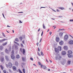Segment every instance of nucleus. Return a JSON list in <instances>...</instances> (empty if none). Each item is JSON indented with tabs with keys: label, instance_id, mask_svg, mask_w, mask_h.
Instances as JSON below:
<instances>
[{
	"label": "nucleus",
	"instance_id": "4468645a",
	"mask_svg": "<svg viewBox=\"0 0 73 73\" xmlns=\"http://www.w3.org/2000/svg\"><path fill=\"white\" fill-rule=\"evenodd\" d=\"M5 52L6 53H7V54H9V51H8V50L7 49V48H6L5 50Z\"/></svg>",
	"mask_w": 73,
	"mask_h": 73
},
{
	"label": "nucleus",
	"instance_id": "e2e57ef3",
	"mask_svg": "<svg viewBox=\"0 0 73 73\" xmlns=\"http://www.w3.org/2000/svg\"><path fill=\"white\" fill-rule=\"evenodd\" d=\"M33 65H34L35 66H36V65H35V64H33Z\"/></svg>",
	"mask_w": 73,
	"mask_h": 73
},
{
	"label": "nucleus",
	"instance_id": "58836bf2",
	"mask_svg": "<svg viewBox=\"0 0 73 73\" xmlns=\"http://www.w3.org/2000/svg\"><path fill=\"white\" fill-rule=\"evenodd\" d=\"M9 70L10 73H12V70H11L9 69Z\"/></svg>",
	"mask_w": 73,
	"mask_h": 73
},
{
	"label": "nucleus",
	"instance_id": "5fc2aeb1",
	"mask_svg": "<svg viewBox=\"0 0 73 73\" xmlns=\"http://www.w3.org/2000/svg\"><path fill=\"white\" fill-rule=\"evenodd\" d=\"M70 21H71V22H72V21H73V20H70Z\"/></svg>",
	"mask_w": 73,
	"mask_h": 73
},
{
	"label": "nucleus",
	"instance_id": "6ab92c4d",
	"mask_svg": "<svg viewBox=\"0 0 73 73\" xmlns=\"http://www.w3.org/2000/svg\"><path fill=\"white\" fill-rule=\"evenodd\" d=\"M13 70H16V67L15 66H13Z\"/></svg>",
	"mask_w": 73,
	"mask_h": 73
},
{
	"label": "nucleus",
	"instance_id": "0eeeda50",
	"mask_svg": "<svg viewBox=\"0 0 73 73\" xmlns=\"http://www.w3.org/2000/svg\"><path fill=\"white\" fill-rule=\"evenodd\" d=\"M40 67L42 68H43V69H46V67L45 66H43L41 64L40 65Z\"/></svg>",
	"mask_w": 73,
	"mask_h": 73
},
{
	"label": "nucleus",
	"instance_id": "20e7f679",
	"mask_svg": "<svg viewBox=\"0 0 73 73\" xmlns=\"http://www.w3.org/2000/svg\"><path fill=\"white\" fill-rule=\"evenodd\" d=\"M0 61L1 62H4V58L3 57H1L0 58Z\"/></svg>",
	"mask_w": 73,
	"mask_h": 73
},
{
	"label": "nucleus",
	"instance_id": "412c9836",
	"mask_svg": "<svg viewBox=\"0 0 73 73\" xmlns=\"http://www.w3.org/2000/svg\"><path fill=\"white\" fill-rule=\"evenodd\" d=\"M68 54H72V51L71 50H69L68 52Z\"/></svg>",
	"mask_w": 73,
	"mask_h": 73
},
{
	"label": "nucleus",
	"instance_id": "79ce46f5",
	"mask_svg": "<svg viewBox=\"0 0 73 73\" xmlns=\"http://www.w3.org/2000/svg\"><path fill=\"white\" fill-rule=\"evenodd\" d=\"M30 60H32V61H33V59L32 58H31Z\"/></svg>",
	"mask_w": 73,
	"mask_h": 73
},
{
	"label": "nucleus",
	"instance_id": "ea45409f",
	"mask_svg": "<svg viewBox=\"0 0 73 73\" xmlns=\"http://www.w3.org/2000/svg\"><path fill=\"white\" fill-rule=\"evenodd\" d=\"M38 65H41V63H40V62H38Z\"/></svg>",
	"mask_w": 73,
	"mask_h": 73
},
{
	"label": "nucleus",
	"instance_id": "f704fd0d",
	"mask_svg": "<svg viewBox=\"0 0 73 73\" xmlns=\"http://www.w3.org/2000/svg\"><path fill=\"white\" fill-rule=\"evenodd\" d=\"M40 53H41V55L42 56H44V54H43V53L41 51Z\"/></svg>",
	"mask_w": 73,
	"mask_h": 73
},
{
	"label": "nucleus",
	"instance_id": "09e8293b",
	"mask_svg": "<svg viewBox=\"0 0 73 73\" xmlns=\"http://www.w3.org/2000/svg\"><path fill=\"white\" fill-rule=\"evenodd\" d=\"M19 23H23V22H21V21L19 20Z\"/></svg>",
	"mask_w": 73,
	"mask_h": 73
},
{
	"label": "nucleus",
	"instance_id": "72a5a7b5",
	"mask_svg": "<svg viewBox=\"0 0 73 73\" xmlns=\"http://www.w3.org/2000/svg\"><path fill=\"white\" fill-rule=\"evenodd\" d=\"M14 42L16 44H17L18 45H19V43H18L15 42V41H14Z\"/></svg>",
	"mask_w": 73,
	"mask_h": 73
},
{
	"label": "nucleus",
	"instance_id": "b1692460",
	"mask_svg": "<svg viewBox=\"0 0 73 73\" xmlns=\"http://www.w3.org/2000/svg\"><path fill=\"white\" fill-rule=\"evenodd\" d=\"M63 35V33H59V35L60 36V37H62V36Z\"/></svg>",
	"mask_w": 73,
	"mask_h": 73
},
{
	"label": "nucleus",
	"instance_id": "e433bc0d",
	"mask_svg": "<svg viewBox=\"0 0 73 73\" xmlns=\"http://www.w3.org/2000/svg\"><path fill=\"white\" fill-rule=\"evenodd\" d=\"M3 72H4V73H7L6 72V70H3Z\"/></svg>",
	"mask_w": 73,
	"mask_h": 73
},
{
	"label": "nucleus",
	"instance_id": "4d7b16f0",
	"mask_svg": "<svg viewBox=\"0 0 73 73\" xmlns=\"http://www.w3.org/2000/svg\"><path fill=\"white\" fill-rule=\"evenodd\" d=\"M56 11H57V12H59V10H58V9H57L56 10Z\"/></svg>",
	"mask_w": 73,
	"mask_h": 73
},
{
	"label": "nucleus",
	"instance_id": "13d9d810",
	"mask_svg": "<svg viewBox=\"0 0 73 73\" xmlns=\"http://www.w3.org/2000/svg\"><path fill=\"white\" fill-rule=\"evenodd\" d=\"M40 31V29H38V32H39V31Z\"/></svg>",
	"mask_w": 73,
	"mask_h": 73
},
{
	"label": "nucleus",
	"instance_id": "f257e3e1",
	"mask_svg": "<svg viewBox=\"0 0 73 73\" xmlns=\"http://www.w3.org/2000/svg\"><path fill=\"white\" fill-rule=\"evenodd\" d=\"M13 65V64L11 62H9V63L8 64V65H6V66L7 67H8V66H9V68H12V66Z\"/></svg>",
	"mask_w": 73,
	"mask_h": 73
},
{
	"label": "nucleus",
	"instance_id": "5701e85b",
	"mask_svg": "<svg viewBox=\"0 0 73 73\" xmlns=\"http://www.w3.org/2000/svg\"><path fill=\"white\" fill-rule=\"evenodd\" d=\"M68 65H70L71 63V61L70 60H68L67 62Z\"/></svg>",
	"mask_w": 73,
	"mask_h": 73
},
{
	"label": "nucleus",
	"instance_id": "1a4fd4ad",
	"mask_svg": "<svg viewBox=\"0 0 73 73\" xmlns=\"http://www.w3.org/2000/svg\"><path fill=\"white\" fill-rule=\"evenodd\" d=\"M66 60H63V61L61 62V63L62 64V65H64L65 62Z\"/></svg>",
	"mask_w": 73,
	"mask_h": 73
},
{
	"label": "nucleus",
	"instance_id": "6e6d98bb",
	"mask_svg": "<svg viewBox=\"0 0 73 73\" xmlns=\"http://www.w3.org/2000/svg\"><path fill=\"white\" fill-rule=\"evenodd\" d=\"M69 36H70V37H72V38H73V37L72 36H71V35H69Z\"/></svg>",
	"mask_w": 73,
	"mask_h": 73
},
{
	"label": "nucleus",
	"instance_id": "2eb2a0df",
	"mask_svg": "<svg viewBox=\"0 0 73 73\" xmlns=\"http://www.w3.org/2000/svg\"><path fill=\"white\" fill-rule=\"evenodd\" d=\"M58 49L59 50L61 51L62 49H61V46H59L58 47Z\"/></svg>",
	"mask_w": 73,
	"mask_h": 73
},
{
	"label": "nucleus",
	"instance_id": "7c9ffc66",
	"mask_svg": "<svg viewBox=\"0 0 73 73\" xmlns=\"http://www.w3.org/2000/svg\"><path fill=\"white\" fill-rule=\"evenodd\" d=\"M0 49L1 50H2V49H3V47L2 46H0Z\"/></svg>",
	"mask_w": 73,
	"mask_h": 73
},
{
	"label": "nucleus",
	"instance_id": "864d4df0",
	"mask_svg": "<svg viewBox=\"0 0 73 73\" xmlns=\"http://www.w3.org/2000/svg\"><path fill=\"white\" fill-rule=\"evenodd\" d=\"M36 45L37 46H38V42L36 43Z\"/></svg>",
	"mask_w": 73,
	"mask_h": 73
},
{
	"label": "nucleus",
	"instance_id": "bf43d9fd",
	"mask_svg": "<svg viewBox=\"0 0 73 73\" xmlns=\"http://www.w3.org/2000/svg\"><path fill=\"white\" fill-rule=\"evenodd\" d=\"M3 15V17H4V14L3 13L2 14Z\"/></svg>",
	"mask_w": 73,
	"mask_h": 73
},
{
	"label": "nucleus",
	"instance_id": "f03ea898",
	"mask_svg": "<svg viewBox=\"0 0 73 73\" xmlns=\"http://www.w3.org/2000/svg\"><path fill=\"white\" fill-rule=\"evenodd\" d=\"M62 58V56H58L56 57V60H61V59Z\"/></svg>",
	"mask_w": 73,
	"mask_h": 73
},
{
	"label": "nucleus",
	"instance_id": "9d476101",
	"mask_svg": "<svg viewBox=\"0 0 73 73\" xmlns=\"http://www.w3.org/2000/svg\"><path fill=\"white\" fill-rule=\"evenodd\" d=\"M7 40V39H4L0 40V42H3V41H5L6 40Z\"/></svg>",
	"mask_w": 73,
	"mask_h": 73
},
{
	"label": "nucleus",
	"instance_id": "de8ad7c7",
	"mask_svg": "<svg viewBox=\"0 0 73 73\" xmlns=\"http://www.w3.org/2000/svg\"><path fill=\"white\" fill-rule=\"evenodd\" d=\"M43 35V31L42 32V34H41V36H42Z\"/></svg>",
	"mask_w": 73,
	"mask_h": 73
},
{
	"label": "nucleus",
	"instance_id": "774afa93",
	"mask_svg": "<svg viewBox=\"0 0 73 73\" xmlns=\"http://www.w3.org/2000/svg\"><path fill=\"white\" fill-rule=\"evenodd\" d=\"M48 71H50V69H48Z\"/></svg>",
	"mask_w": 73,
	"mask_h": 73
},
{
	"label": "nucleus",
	"instance_id": "2f4dec72",
	"mask_svg": "<svg viewBox=\"0 0 73 73\" xmlns=\"http://www.w3.org/2000/svg\"><path fill=\"white\" fill-rule=\"evenodd\" d=\"M15 41H17V42H19V39L17 38H16L15 39Z\"/></svg>",
	"mask_w": 73,
	"mask_h": 73
},
{
	"label": "nucleus",
	"instance_id": "69168bd1",
	"mask_svg": "<svg viewBox=\"0 0 73 73\" xmlns=\"http://www.w3.org/2000/svg\"><path fill=\"white\" fill-rule=\"evenodd\" d=\"M18 13H23V12H18Z\"/></svg>",
	"mask_w": 73,
	"mask_h": 73
},
{
	"label": "nucleus",
	"instance_id": "3c124183",
	"mask_svg": "<svg viewBox=\"0 0 73 73\" xmlns=\"http://www.w3.org/2000/svg\"><path fill=\"white\" fill-rule=\"evenodd\" d=\"M19 72L20 73H21L22 72H21V70H19Z\"/></svg>",
	"mask_w": 73,
	"mask_h": 73
},
{
	"label": "nucleus",
	"instance_id": "f8f14e48",
	"mask_svg": "<svg viewBox=\"0 0 73 73\" xmlns=\"http://www.w3.org/2000/svg\"><path fill=\"white\" fill-rule=\"evenodd\" d=\"M56 42H58L59 41H60V39L59 38V37H56Z\"/></svg>",
	"mask_w": 73,
	"mask_h": 73
},
{
	"label": "nucleus",
	"instance_id": "a878e982",
	"mask_svg": "<svg viewBox=\"0 0 73 73\" xmlns=\"http://www.w3.org/2000/svg\"><path fill=\"white\" fill-rule=\"evenodd\" d=\"M7 44V42H6L4 43H3V44H2V45L3 46H5V45H6Z\"/></svg>",
	"mask_w": 73,
	"mask_h": 73
},
{
	"label": "nucleus",
	"instance_id": "603ef678",
	"mask_svg": "<svg viewBox=\"0 0 73 73\" xmlns=\"http://www.w3.org/2000/svg\"><path fill=\"white\" fill-rule=\"evenodd\" d=\"M38 52H40V49H39V48H38Z\"/></svg>",
	"mask_w": 73,
	"mask_h": 73
},
{
	"label": "nucleus",
	"instance_id": "423d86ee",
	"mask_svg": "<svg viewBox=\"0 0 73 73\" xmlns=\"http://www.w3.org/2000/svg\"><path fill=\"white\" fill-rule=\"evenodd\" d=\"M59 43L60 45H62L64 44V41L61 40L59 42Z\"/></svg>",
	"mask_w": 73,
	"mask_h": 73
},
{
	"label": "nucleus",
	"instance_id": "8fccbe9b",
	"mask_svg": "<svg viewBox=\"0 0 73 73\" xmlns=\"http://www.w3.org/2000/svg\"><path fill=\"white\" fill-rule=\"evenodd\" d=\"M23 44H24V40H23L22 41Z\"/></svg>",
	"mask_w": 73,
	"mask_h": 73
},
{
	"label": "nucleus",
	"instance_id": "a18cd8bd",
	"mask_svg": "<svg viewBox=\"0 0 73 73\" xmlns=\"http://www.w3.org/2000/svg\"><path fill=\"white\" fill-rule=\"evenodd\" d=\"M52 33L51 32H50L49 33V34H50V35H52Z\"/></svg>",
	"mask_w": 73,
	"mask_h": 73
},
{
	"label": "nucleus",
	"instance_id": "4c0bfd02",
	"mask_svg": "<svg viewBox=\"0 0 73 73\" xmlns=\"http://www.w3.org/2000/svg\"><path fill=\"white\" fill-rule=\"evenodd\" d=\"M2 33L3 36H4V37H5V35H4V34L3 33Z\"/></svg>",
	"mask_w": 73,
	"mask_h": 73
},
{
	"label": "nucleus",
	"instance_id": "7ed1b4c3",
	"mask_svg": "<svg viewBox=\"0 0 73 73\" xmlns=\"http://www.w3.org/2000/svg\"><path fill=\"white\" fill-rule=\"evenodd\" d=\"M68 35H66L64 36V40H65V41H66V40H68Z\"/></svg>",
	"mask_w": 73,
	"mask_h": 73
},
{
	"label": "nucleus",
	"instance_id": "338daca9",
	"mask_svg": "<svg viewBox=\"0 0 73 73\" xmlns=\"http://www.w3.org/2000/svg\"><path fill=\"white\" fill-rule=\"evenodd\" d=\"M49 29H48V30L47 31V32H49Z\"/></svg>",
	"mask_w": 73,
	"mask_h": 73
},
{
	"label": "nucleus",
	"instance_id": "dca6fc26",
	"mask_svg": "<svg viewBox=\"0 0 73 73\" xmlns=\"http://www.w3.org/2000/svg\"><path fill=\"white\" fill-rule=\"evenodd\" d=\"M5 58L7 61H9V59L8 58V56H5Z\"/></svg>",
	"mask_w": 73,
	"mask_h": 73
},
{
	"label": "nucleus",
	"instance_id": "c03bdc74",
	"mask_svg": "<svg viewBox=\"0 0 73 73\" xmlns=\"http://www.w3.org/2000/svg\"><path fill=\"white\" fill-rule=\"evenodd\" d=\"M38 55L39 56H40L41 55H40V53H39V52H38Z\"/></svg>",
	"mask_w": 73,
	"mask_h": 73
},
{
	"label": "nucleus",
	"instance_id": "f3484780",
	"mask_svg": "<svg viewBox=\"0 0 73 73\" xmlns=\"http://www.w3.org/2000/svg\"><path fill=\"white\" fill-rule=\"evenodd\" d=\"M23 54H25V50L24 49H23Z\"/></svg>",
	"mask_w": 73,
	"mask_h": 73
},
{
	"label": "nucleus",
	"instance_id": "ddd939ff",
	"mask_svg": "<svg viewBox=\"0 0 73 73\" xmlns=\"http://www.w3.org/2000/svg\"><path fill=\"white\" fill-rule=\"evenodd\" d=\"M62 55H65L66 54V52L65 51H63L62 52Z\"/></svg>",
	"mask_w": 73,
	"mask_h": 73
},
{
	"label": "nucleus",
	"instance_id": "a19ab883",
	"mask_svg": "<svg viewBox=\"0 0 73 73\" xmlns=\"http://www.w3.org/2000/svg\"><path fill=\"white\" fill-rule=\"evenodd\" d=\"M19 38L20 39V40H22V39L23 38H22V37H19Z\"/></svg>",
	"mask_w": 73,
	"mask_h": 73
},
{
	"label": "nucleus",
	"instance_id": "bb28decb",
	"mask_svg": "<svg viewBox=\"0 0 73 73\" xmlns=\"http://www.w3.org/2000/svg\"><path fill=\"white\" fill-rule=\"evenodd\" d=\"M15 64L16 66H17V65H19V63H18V62H15Z\"/></svg>",
	"mask_w": 73,
	"mask_h": 73
},
{
	"label": "nucleus",
	"instance_id": "c85d7f7f",
	"mask_svg": "<svg viewBox=\"0 0 73 73\" xmlns=\"http://www.w3.org/2000/svg\"><path fill=\"white\" fill-rule=\"evenodd\" d=\"M16 57L17 58H20V56L19 55H17L16 56Z\"/></svg>",
	"mask_w": 73,
	"mask_h": 73
},
{
	"label": "nucleus",
	"instance_id": "4be33fe9",
	"mask_svg": "<svg viewBox=\"0 0 73 73\" xmlns=\"http://www.w3.org/2000/svg\"><path fill=\"white\" fill-rule=\"evenodd\" d=\"M58 8L60 9H61V10H64V7H58Z\"/></svg>",
	"mask_w": 73,
	"mask_h": 73
},
{
	"label": "nucleus",
	"instance_id": "37998d69",
	"mask_svg": "<svg viewBox=\"0 0 73 73\" xmlns=\"http://www.w3.org/2000/svg\"><path fill=\"white\" fill-rule=\"evenodd\" d=\"M21 46L22 47H23V44H21Z\"/></svg>",
	"mask_w": 73,
	"mask_h": 73
},
{
	"label": "nucleus",
	"instance_id": "9b49d317",
	"mask_svg": "<svg viewBox=\"0 0 73 73\" xmlns=\"http://www.w3.org/2000/svg\"><path fill=\"white\" fill-rule=\"evenodd\" d=\"M63 48L64 50H67L68 49V47L66 46H64L63 47Z\"/></svg>",
	"mask_w": 73,
	"mask_h": 73
},
{
	"label": "nucleus",
	"instance_id": "49530a36",
	"mask_svg": "<svg viewBox=\"0 0 73 73\" xmlns=\"http://www.w3.org/2000/svg\"><path fill=\"white\" fill-rule=\"evenodd\" d=\"M42 40V38H41L40 40V41L39 42H41V41Z\"/></svg>",
	"mask_w": 73,
	"mask_h": 73
},
{
	"label": "nucleus",
	"instance_id": "473e14b6",
	"mask_svg": "<svg viewBox=\"0 0 73 73\" xmlns=\"http://www.w3.org/2000/svg\"><path fill=\"white\" fill-rule=\"evenodd\" d=\"M23 71L24 73H25V69L24 68L23 69Z\"/></svg>",
	"mask_w": 73,
	"mask_h": 73
},
{
	"label": "nucleus",
	"instance_id": "6e6552de",
	"mask_svg": "<svg viewBox=\"0 0 73 73\" xmlns=\"http://www.w3.org/2000/svg\"><path fill=\"white\" fill-rule=\"evenodd\" d=\"M69 44L72 45L73 44V40H72L69 41L68 42Z\"/></svg>",
	"mask_w": 73,
	"mask_h": 73
},
{
	"label": "nucleus",
	"instance_id": "c9c22d12",
	"mask_svg": "<svg viewBox=\"0 0 73 73\" xmlns=\"http://www.w3.org/2000/svg\"><path fill=\"white\" fill-rule=\"evenodd\" d=\"M43 28H44V29H45V25H44V24H43Z\"/></svg>",
	"mask_w": 73,
	"mask_h": 73
},
{
	"label": "nucleus",
	"instance_id": "393cba45",
	"mask_svg": "<svg viewBox=\"0 0 73 73\" xmlns=\"http://www.w3.org/2000/svg\"><path fill=\"white\" fill-rule=\"evenodd\" d=\"M68 56L69 58H70V57H72V55H71L70 54H68Z\"/></svg>",
	"mask_w": 73,
	"mask_h": 73
},
{
	"label": "nucleus",
	"instance_id": "a211bd4d",
	"mask_svg": "<svg viewBox=\"0 0 73 73\" xmlns=\"http://www.w3.org/2000/svg\"><path fill=\"white\" fill-rule=\"evenodd\" d=\"M22 59L23 60V61H24L25 62V61H26V58H24V57H22Z\"/></svg>",
	"mask_w": 73,
	"mask_h": 73
},
{
	"label": "nucleus",
	"instance_id": "c756f323",
	"mask_svg": "<svg viewBox=\"0 0 73 73\" xmlns=\"http://www.w3.org/2000/svg\"><path fill=\"white\" fill-rule=\"evenodd\" d=\"M12 54H14V50H13L11 52Z\"/></svg>",
	"mask_w": 73,
	"mask_h": 73
},
{
	"label": "nucleus",
	"instance_id": "cd10ccee",
	"mask_svg": "<svg viewBox=\"0 0 73 73\" xmlns=\"http://www.w3.org/2000/svg\"><path fill=\"white\" fill-rule=\"evenodd\" d=\"M1 66V69L3 70V69H4V67H3V66L1 65L0 66Z\"/></svg>",
	"mask_w": 73,
	"mask_h": 73
},
{
	"label": "nucleus",
	"instance_id": "680f3d73",
	"mask_svg": "<svg viewBox=\"0 0 73 73\" xmlns=\"http://www.w3.org/2000/svg\"><path fill=\"white\" fill-rule=\"evenodd\" d=\"M20 51H21V52H22V48L20 49Z\"/></svg>",
	"mask_w": 73,
	"mask_h": 73
},
{
	"label": "nucleus",
	"instance_id": "052dcab7",
	"mask_svg": "<svg viewBox=\"0 0 73 73\" xmlns=\"http://www.w3.org/2000/svg\"><path fill=\"white\" fill-rule=\"evenodd\" d=\"M3 54H4V53H3V52L1 53V54H2V55H3Z\"/></svg>",
	"mask_w": 73,
	"mask_h": 73
},
{
	"label": "nucleus",
	"instance_id": "39448f33",
	"mask_svg": "<svg viewBox=\"0 0 73 73\" xmlns=\"http://www.w3.org/2000/svg\"><path fill=\"white\" fill-rule=\"evenodd\" d=\"M11 59H12V60H15V56H14V54H11Z\"/></svg>",
	"mask_w": 73,
	"mask_h": 73
},
{
	"label": "nucleus",
	"instance_id": "aec40b11",
	"mask_svg": "<svg viewBox=\"0 0 73 73\" xmlns=\"http://www.w3.org/2000/svg\"><path fill=\"white\" fill-rule=\"evenodd\" d=\"M55 50L56 52V53H58V49H57V48H55Z\"/></svg>",
	"mask_w": 73,
	"mask_h": 73
},
{
	"label": "nucleus",
	"instance_id": "0e129e2a",
	"mask_svg": "<svg viewBox=\"0 0 73 73\" xmlns=\"http://www.w3.org/2000/svg\"><path fill=\"white\" fill-rule=\"evenodd\" d=\"M50 62H52V61L51 60H50Z\"/></svg>",
	"mask_w": 73,
	"mask_h": 73
}]
</instances>
